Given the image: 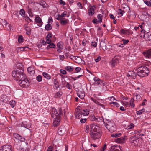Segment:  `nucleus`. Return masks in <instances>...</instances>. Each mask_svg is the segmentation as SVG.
I'll return each instance as SVG.
<instances>
[{"instance_id": "1", "label": "nucleus", "mask_w": 151, "mask_h": 151, "mask_svg": "<svg viewBox=\"0 0 151 151\" xmlns=\"http://www.w3.org/2000/svg\"><path fill=\"white\" fill-rule=\"evenodd\" d=\"M90 127L92 130L90 133L91 138L93 140H96L100 138L101 134L100 127L94 124H91Z\"/></svg>"}, {"instance_id": "2", "label": "nucleus", "mask_w": 151, "mask_h": 151, "mask_svg": "<svg viewBox=\"0 0 151 151\" xmlns=\"http://www.w3.org/2000/svg\"><path fill=\"white\" fill-rule=\"evenodd\" d=\"M24 69L22 67L13 71L12 76L14 79L16 81L25 79L26 76L24 73Z\"/></svg>"}, {"instance_id": "3", "label": "nucleus", "mask_w": 151, "mask_h": 151, "mask_svg": "<svg viewBox=\"0 0 151 151\" xmlns=\"http://www.w3.org/2000/svg\"><path fill=\"white\" fill-rule=\"evenodd\" d=\"M150 68L145 66H141L137 69V75L141 77L147 76L150 72Z\"/></svg>"}, {"instance_id": "4", "label": "nucleus", "mask_w": 151, "mask_h": 151, "mask_svg": "<svg viewBox=\"0 0 151 151\" xmlns=\"http://www.w3.org/2000/svg\"><path fill=\"white\" fill-rule=\"evenodd\" d=\"M103 122L105 126L111 132H113L116 130L115 123L113 121L107 120L106 123H105L104 121H103Z\"/></svg>"}, {"instance_id": "5", "label": "nucleus", "mask_w": 151, "mask_h": 151, "mask_svg": "<svg viewBox=\"0 0 151 151\" xmlns=\"http://www.w3.org/2000/svg\"><path fill=\"white\" fill-rule=\"evenodd\" d=\"M18 84L24 88L29 86V82L28 79L26 78H26L25 79L19 81Z\"/></svg>"}, {"instance_id": "6", "label": "nucleus", "mask_w": 151, "mask_h": 151, "mask_svg": "<svg viewBox=\"0 0 151 151\" xmlns=\"http://www.w3.org/2000/svg\"><path fill=\"white\" fill-rule=\"evenodd\" d=\"M52 117L54 119V120L53 123V125L54 127L57 126L60 124V117L59 116H52Z\"/></svg>"}, {"instance_id": "7", "label": "nucleus", "mask_w": 151, "mask_h": 151, "mask_svg": "<svg viewBox=\"0 0 151 151\" xmlns=\"http://www.w3.org/2000/svg\"><path fill=\"white\" fill-rule=\"evenodd\" d=\"M129 141L132 145H137L138 144L139 139L135 136H134L130 137L129 139Z\"/></svg>"}, {"instance_id": "8", "label": "nucleus", "mask_w": 151, "mask_h": 151, "mask_svg": "<svg viewBox=\"0 0 151 151\" xmlns=\"http://www.w3.org/2000/svg\"><path fill=\"white\" fill-rule=\"evenodd\" d=\"M12 147L10 145H5L1 147L0 151H12Z\"/></svg>"}, {"instance_id": "9", "label": "nucleus", "mask_w": 151, "mask_h": 151, "mask_svg": "<svg viewBox=\"0 0 151 151\" xmlns=\"http://www.w3.org/2000/svg\"><path fill=\"white\" fill-rule=\"evenodd\" d=\"M93 80L95 82L94 83V84L95 85H99L104 86L105 85L104 81L100 80L99 78L95 77L94 78Z\"/></svg>"}, {"instance_id": "10", "label": "nucleus", "mask_w": 151, "mask_h": 151, "mask_svg": "<svg viewBox=\"0 0 151 151\" xmlns=\"http://www.w3.org/2000/svg\"><path fill=\"white\" fill-rule=\"evenodd\" d=\"M119 58L118 56H115L112 59L111 61L110 62L112 67H114L119 62Z\"/></svg>"}, {"instance_id": "11", "label": "nucleus", "mask_w": 151, "mask_h": 151, "mask_svg": "<svg viewBox=\"0 0 151 151\" xmlns=\"http://www.w3.org/2000/svg\"><path fill=\"white\" fill-rule=\"evenodd\" d=\"M66 131V129L65 127L63 126H61L58 128V132L59 135L62 136L65 134Z\"/></svg>"}, {"instance_id": "12", "label": "nucleus", "mask_w": 151, "mask_h": 151, "mask_svg": "<svg viewBox=\"0 0 151 151\" xmlns=\"http://www.w3.org/2000/svg\"><path fill=\"white\" fill-rule=\"evenodd\" d=\"M119 149L121 150L120 146L117 145H112L110 148V151H120Z\"/></svg>"}, {"instance_id": "13", "label": "nucleus", "mask_w": 151, "mask_h": 151, "mask_svg": "<svg viewBox=\"0 0 151 151\" xmlns=\"http://www.w3.org/2000/svg\"><path fill=\"white\" fill-rule=\"evenodd\" d=\"M144 55L146 57L148 58H151V49L149 50L146 52H143Z\"/></svg>"}, {"instance_id": "14", "label": "nucleus", "mask_w": 151, "mask_h": 151, "mask_svg": "<svg viewBox=\"0 0 151 151\" xmlns=\"http://www.w3.org/2000/svg\"><path fill=\"white\" fill-rule=\"evenodd\" d=\"M125 137H121L116 139H115V141L118 143H123L125 142Z\"/></svg>"}, {"instance_id": "15", "label": "nucleus", "mask_w": 151, "mask_h": 151, "mask_svg": "<svg viewBox=\"0 0 151 151\" xmlns=\"http://www.w3.org/2000/svg\"><path fill=\"white\" fill-rule=\"evenodd\" d=\"M144 36L146 40H151V32H149L144 34Z\"/></svg>"}, {"instance_id": "16", "label": "nucleus", "mask_w": 151, "mask_h": 151, "mask_svg": "<svg viewBox=\"0 0 151 151\" xmlns=\"http://www.w3.org/2000/svg\"><path fill=\"white\" fill-rule=\"evenodd\" d=\"M128 75L131 78L135 79L136 76L137 74L134 71H129Z\"/></svg>"}, {"instance_id": "17", "label": "nucleus", "mask_w": 151, "mask_h": 151, "mask_svg": "<svg viewBox=\"0 0 151 151\" xmlns=\"http://www.w3.org/2000/svg\"><path fill=\"white\" fill-rule=\"evenodd\" d=\"M95 8V6H93L89 9L88 11L89 15L92 16L94 14Z\"/></svg>"}, {"instance_id": "18", "label": "nucleus", "mask_w": 151, "mask_h": 151, "mask_svg": "<svg viewBox=\"0 0 151 151\" xmlns=\"http://www.w3.org/2000/svg\"><path fill=\"white\" fill-rule=\"evenodd\" d=\"M39 4L44 8H46L48 7V5L43 0L40 2Z\"/></svg>"}, {"instance_id": "19", "label": "nucleus", "mask_w": 151, "mask_h": 151, "mask_svg": "<svg viewBox=\"0 0 151 151\" xmlns=\"http://www.w3.org/2000/svg\"><path fill=\"white\" fill-rule=\"evenodd\" d=\"M28 72L31 75H33L35 73V71L33 68L29 67L27 68Z\"/></svg>"}, {"instance_id": "20", "label": "nucleus", "mask_w": 151, "mask_h": 151, "mask_svg": "<svg viewBox=\"0 0 151 151\" xmlns=\"http://www.w3.org/2000/svg\"><path fill=\"white\" fill-rule=\"evenodd\" d=\"M35 20L36 23L39 24L41 26L42 25V22L41 19L38 16L35 18Z\"/></svg>"}, {"instance_id": "21", "label": "nucleus", "mask_w": 151, "mask_h": 151, "mask_svg": "<svg viewBox=\"0 0 151 151\" xmlns=\"http://www.w3.org/2000/svg\"><path fill=\"white\" fill-rule=\"evenodd\" d=\"M100 46L104 50H106V44L103 41H102L100 43Z\"/></svg>"}, {"instance_id": "22", "label": "nucleus", "mask_w": 151, "mask_h": 151, "mask_svg": "<svg viewBox=\"0 0 151 151\" xmlns=\"http://www.w3.org/2000/svg\"><path fill=\"white\" fill-rule=\"evenodd\" d=\"M56 89H58L59 87V83L56 79H54L53 80Z\"/></svg>"}, {"instance_id": "23", "label": "nucleus", "mask_w": 151, "mask_h": 151, "mask_svg": "<svg viewBox=\"0 0 151 151\" xmlns=\"http://www.w3.org/2000/svg\"><path fill=\"white\" fill-rule=\"evenodd\" d=\"M65 69L68 72H71L72 71L73 69L74 68L72 66H67L65 67Z\"/></svg>"}, {"instance_id": "24", "label": "nucleus", "mask_w": 151, "mask_h": 151, "mask_svg": "<svg viewBox=\"0 0 151 151\" xmlns=\"http://www.w3.org/2000/svg\"><path fill=\"white\" fill-rule=\"evenodd\" d=\"M57 45L59 48H60V49H63V42H59L57 43Z\"/></svg>"}, {"instance_id": "25", "label": "nucleus", "mask_w": 151, "mask_h": 151, "mask_svg": "<svg viewBox=\"0 0 151 151\" xmlns=\"http://www.w3.org/2000/svg\"><path fill=\"white\" fill-rule=\"evenodd\" d=\"M42 74L43 76L47 79H50L51 78V76L47 73L44 72Z\"/></svg>"}, {"instance_id": "26", "label": "nucleus", "mask_w": 151, "mask_h": 151, "mask_svg": "<svg viewBox=\"0 0 151 151\" xmlns=\"http://www.w3.org/2000/svg\"><path fill=\"white\" fill-rule=\"evenodd\" d=\"M81 91H78L77 92V95L81 99H83L84 98V93H82L81 94Z\"/></svg>"}, {"instance_id": "27", "label": "nucleus", "mask_w": 151, "mask_h": 151, "mask_svg": "<svg viewBox=\"0 0 151 151\" xmlns=\"http://www.w3.org/2000/svg\"><path fill=\"white\" fill-rule=\"evenodd\" d=\"M82 115L84 116L87 115L89 114V111L87 109H83L81 111Z\"/></svg>"}, {"instance_id": "28", "label": "nucleus", "mask_w": 151, "mask_h": 151, "mask_svg": "<svg viewBox=\"0 0 151 151\" xmlns=\"http://www.w3.org/2000/svg\"><path fill=\"white\" fill-rule=\"evenodd\" d=\"M57 112L58 114H57V116H59L60 117V116L62 114V109L61 108H59L58 110L57 111Z\"/></svg>"}, {"instance_id": "29", "label": "nucleus", "mask_w": 151, "mask_h": 151, "mask_svg": "<svg viewBox=\"0 0 151 151\" xmlns=\"http://www.w3.org/2000/svg\"><path fill=\"white\" fill-rule=\"evenodd\" d=\"M52 28V27L51 24H47L46 25L45 27V29L47 31L50 30H51Z\"/></svg>"}, {"instance_id": "30", "label": "nucleus", "mask_w": 151, "mask_h": 151, "mask_svg": "<svg viewBox=\"0 0 151 151\" xmlns=\"http://www.w3.org/2000/svg\"><path fill=\"white\" fill-rule=\"evenodd\" d=\"M57 110L55 108H53L52 109L51 112L52 114V116H57V114H58V113L57 112ZM51 115H52V114Z\"/></svg>"}, {"instance_id": "31", "label": "nucleus", "mask_w": 151, "mask_h": 151, "mask_svg": "<svg viewBox=\"0 0 151 151\" xmlns=\"http://www.w3.org/2000/svg\"><path fill=\"white\" fill-rule=\"evenodd\" d=\"M129 105L132 107H134L135 105L134 103V99L133 98H131L130 101L129 103Z\"/></svg>"}, {"instance_id": "32", "label": "nucleus", "mask_w": 151, "mask_h": 151, "mask_svg": "<svg viewBox=\"0 0 151 151\" xmlns=\"http://www.w3.org/2000/svg\"><path fill=\"white\" fill-rule=\"evenodd\" d=\"M55 47V45L53 43H51L47 46V48L48 49L50 48H54Z\"/></svg>"}, {"instance_id": "33", "label": "nucleus", "mask_w": 151, "mask_h": 151, "mask_svg": "<svg viewBox=\"0 0 151 151\" xmlns=\"http://www.w3.org/2000/svg\"><path fill=\"white\" fill-rule=\"evenodd\" d=\"M62 92H57L56 93L54 97L55 98H58L62 96Z\"/></svg>"}, {"instance_id": "34", "label": "nucleus", "mask_w": 151, "mask_h": 151, "mask_svg": "<svg viewBox=\"0 0 151 151\" xmlns=\"http://www.w3.org/2000/svg\"><path fill=\"white\" fill-rule=\"evenodd\" d=\"M82 114L81 113L78 112H76L75 113V115L76 116V117L78 119H79L81 118L82 116Z\"/></svg>"}, {"instance_id": "35", "label": "nucleus", "mask_w": 151, "mask_h": 151, "mask_svg": "<svg viewBox=\"0 0 151 151\" xmlns=\"http://www.w3.org/2000/svg\"><path fill=\"white\" fill-rule=\"evenodd\" d=\"M121 135L120 133H114L111 134V136L112 137H119Z\"/></svg>"}, {"instance_id": "36", "label": "nucleus", "mask_w": 151, "mask_h": 151, "mask_svg": "<svg viewBox=\"0 0 151 151\" xmlns=\"http://www.w3.org/2000/svg\"><path fill=\"white\" fill-rule=\"evenodd\" d=\"M13 136L16 139L18 140H19L20 137H21V136L17 133H14Z\"/></svg>"}, {"instance_id": "37", "label": "nucleus", "mask_w": 151, "mask_h": 151, "mask_svg": "<svg viewBox=\"0 0 151 151\" xmlns=\"http://www.w3.org/2000/svg\"><path fill=\"white\" fill-rule=\"evenodd\" d=\"M97 18H98V22H99L101 23L102 22V16L101 14H99L97 16Z\"/></svg>"}, {"instance_id": "38", "label": "nucleus", "mask_w": 151, "mask_h": 151, "mask_svg": "<svg viewBox=\"0 0 151 151\" xmlns=\"http://www.w3.org/2000/svg\"><path fill=\"white\" fill-rule=\"evenodd\" d=\"M134 124L131 123L127 127L126 129H131L134 128Z\"/></svg>"}, {"instance_id": "39", "label": "nucleus", "mask_w": 151, "mask_h": 151, "mask_svg": "<svg viewBox=\"0 0 151 151\" xmlns=\"http://www.w3.org/2000/svg\"><path fill=\"white\" fill-rule=\"evenodd\" d=\"M68 22L67 19L65 20H60V23L63 25H65Z\"/></svg>"}, {"instance_id": "40", "label": "nucleus", "mask_w": 151, "mask_h": 151, "mask_svg": "<svg viewBox=\"0 0 151 151\" xmlns=\"http://www.w3.org/2000/svg\"><path fill=\"white\" fill-rule=\"evenodd\" d=\"M145 109H142L139 110V111H137L136 112L137 114V115H141L142 114L143 112H144Z\"/></svg>"}, {"instance_id": "41", "label": "nucleus", "mask_w": 151, "mask_h": 151, "mask_svg": "<svg viewBox=\"0 0 151 151\" xmlns=\"http://www.w3.org/2000/svg\"><path fill=\"white\" fill-rule=\"evenodd\" d=\"M36 79L39 82H40L42 79V76L40 75H39L36 77Z\"/></svg>"}, {"instance_id": "42", "label": "nucleus", "mask_w": 151, "mask_h": 151, "mask_svg": "<svg viewBox=\"0 0 151 151\" xmlns=\"http://www.w3.org/2000/svg\"><path fill=\"white\" fill-rule=\"evenodd\" d=\"M10 104L12 108L14 107L15 105V101L13 100H12L10 102Z\"/></svg>"}, {"instance_id": "43", "label": "nucleus", "mask_w": 151, "mask_h": 151, "mask_svg": "<svg viewBox=\"0 0 151 151\" xmlns=\"http://www.w3.org/2000/svg\"><path fill=\"white\" fill-rule=\"evenodd\" d=\"M55 18L57 20H60L63 19L62 17L60 15V14H58L56 16Z\"/></svg>"}, {"instance_id": "44", "label": "nucleus", "mask_w": 151, "mask_h": 151, "mask_svg": "<svg viewBox=\"0 0 151 151\" xmlns=\"http://www.w3.org/2000/svg\"><path fill=\"white\" fill-rule=\"evenodd\" d=\"M144 3L149 6L151 7V2L147 0H145L144 1Z\"/></svg>"}, {"instance_id": "45", "label": "nucleus", "mask_w": 151, "mask_h": 151, "mask_svg": "<svg viewBox=\"0 0 151 151\" xmlns=\"http://www.w3.org/2000/svg\"><path fill=\"white\" fill-rule=\"evenodd\" d=\"M122 41L123 42V45H126L129 42V40H125L124 39H122Z\"/></svg>"}, {"instance_id": "46", "label": "nucleus", "mask_w": 151, "mask_h": 151, "mask_svg": "<svg viewBox=\"0 0 151 151\" xmlns=\"http://www.w3.org/2000/svg\"><path fill=\"white\" fill-rule=\"evenodd\" d=\"M23 38L22 36H20L19 37L18 41L19 43H21L23 42Z\"/></svg>"}, {"instance_id": "47", "label": "nucleus", "mask_w": 151, "mask_h": 151, "mask_svg": "<svg viewBox=\"0 0 151 151\" xmlns=\"http://www.w3.org/2000/svg\"><path fill=\"white\" fill-rule=\"evenodd\" d=\"M82 76H83L82 75H79L77 77H71L70 78H71V79H73L74 81H75V80L78 79V78H80V77Z\"/></svg>"}, {"instance_id": "48", "label": "nucleus", "mask_w": 151, "mask_h": 151, "mask_svg": "<svg viewBox=\"0 0 151 151\" xmlns=\"http://www.w3.org/2000/svg\"><path fill=\"white\" fill-rule=\"evenodd\" d=\"M91 100L93 101L94 102H95V103L97 104H99L101 106H102L103 105V104H99V102H98V101H97L96 100L94 99L93 98H91Z\"/></svg>"}, {"instance_id": "49", "label": "nucleus", "mask_w": 151, "mask_h": 151, "mask_svg": "<svg viewBox=\"0 0 151 151\" xmlns=\"http://www.w3.org/2000/svg\"><path fill=\"white\" fill-rule=\"evenodd\" d=\"M19 12H20V14L21 16H24L25 15V11L24 9H21L20 10Z\"/></svg>"}, {"instance_id": "50", "label": "nucleus", "mask_w": 151, "mask_h": 151, "mask_svg": "<svg viewBox=\"0 0 151 151\" xmlns=\"http://www.w3.org/2000/svg\"><path fill=\"white\" fill-rule=\"evenodd\" d=\"M89 119L91 121H94L95 120V116L94 115H92L89 116Z\"/></svg>"}, {"instance_id": "51", "label": "nucleus", "mask_w": 151, "mask_h": 151, "mask_svg": "<svg viewBox=\"0 0 151 151\" xmlns=\"http://www.w3.org/2000/svg\"><path fill=\"white\" fill-rule=\"evenodd\" d=\"M137 101H140L141 100V98L140 95L137 94L136 95Z\"/></svg>"}, {"instance_id": "52", "label": "nucleus", "mask_w": 151, "mask_h": 151, "mask_svg": "<svg viewBox=\"0 0 151 151\" xmlns=\"http://www.w3.org/2000/svg\"><path fill=\"white\" fill-rule=\"evenodd\" d=\"M52 22V17H50L48 19V24H51Z\"/></svg>"}, {"instance_id": "53", "label": "nucleus", "mask_w": 151, "mask_h": 151, "mask_svg": "<svg viewBox=\"0 0 151 151\" xmlns=\"http://www.w3.org/2000/svg\"><path fill=\"white\" fill-rule=\"evenodd\" d=\"M66 87L69 89H71L72 88L71 86L68 82H67Z\"/></svg>"}, {"instance_id": "54", "label": "nucleus", "mask_w": 151, "mask_h": 151, "mask_svg": "<svg viewBox=\"0 0 151 151\" xmlns=\"http://www.w3.org/2000/svg\"><path fill=\"white\" fill-rule=\"evenodd\" d=\"M26 140L25 138L21 136V137H20L19 139V140L21 142H25Z\"/></svg>"}, {"instance_id": "55", "label": "nucleus", "mask_w": 151, "mask_h": 151, "mask_svg": "<svg viewBox=\"0 0 151 151\" xmlns=\"http://www.w3.org/2000/svg\"><path fill=\"white\" fill-rule=\"evenodd\" d=\"M123 13H124V10H122L121 9H119V12H118V14H120L121 16H122L123 15Z\"/></svg>"}, {"instance_id": "56", "label": "nucleus", "mask_w": 151, "mask_h": 151, "mask_svg": "<svg viewBox=\"0 0 151 151\" xmlns=\"http://www.w3.org/2000/svg\"><path fill=\"white\" fill-rule=\"evenodd\" d=\"M87 120L86 118H81L80 120V121L81 123H85Z\"/></svg>"}, {"instance_id": "57", "label": "nucleus", "mask_w": 151, "mask_h": 151, "mask_svg": "<svg viewBox=\"0 0 151 151\" xmlns=\"http://www.w3.org/2000/svg\"><path fill=\"white\" fill-rule=\"evenodd\" d=\"M60 72L63 74H66L67 72L65 70L63 69H60Z\"/></svg>"}, {"instance_id": "58", "label": "nucleus", "mask_w": 151, "mask_h": 151, "mask_svg": "<svg viewBox=\"0 0 151 151\" xmlns=\"http://www.w3.org/2000/svg\"><path fill=\"white\" fill-rule=\"evenodd\" d=\"M25 30L27 31L29 33V34H28V35H30L31 34V32H30L31 31V28L29 27H27L26 28V29H25Z\"/></svg>"}, {"instance_id": "59", "label": "nucleus", "mask_w": 151, "mask_h": 151, "mask_svg": "<svg viewBox=\"0 0 151 151\" xmlns=\"http://www.w3.org/2000/svg\"><path fill=\"white\" fill-rule=\"evenodd\" d=\"M141 18H143V20H145V19L147 18L146 15L145 14H142L141 15Z\"/></svg>"}, {"instance_id": "60", "label": "nucleus", "mask_w": 151, "mask_h": 151, "mask_svg": "<svg viewBox=\"0 0 151 151\" xmlns=\"http://www.w3.org/2000/svg\"><path fill=\"white\" fill-rule=\"evenodd\" d=\"M67 12L66 11H64L62 14L60 15L62 17L63 19V17H65L67 15Z\"/></svg>"}, {"instance_id": "61", "label": "nucleus", "mask_w": 151, "mask_h": 151, "mask_svg": "<svg viewBox=\"0 0 151 151\" xmlns=\"http://www.w3.org/2000/svg\"><path fill=\"white\" fill-rule=\"evenodd\" d=\"M101 59V57L100 56H98L97 58L95 59V61L96 62H98L100 61Z\"/></svg>"}, {"instance_id": "62", "label": "nucleus", "mask_w": 151, "mask_h": 151, "mask_svg": "<svg viewBox=\"0 0 151 151\" xmlns=\"http://www.w3.org/2000/svg\"><path fill=\"white\" fill-rule=\"evenodd\" d=\"M89 129V127L88 125H86L85 127V132L87 133H88Z\"/></svg>"}, {"instance_id": "63", "label": "nucleus", "mask_w": 151, "mask_h": 151, "mask_svg": "<svg viewBox=\"0 0 151 151\" xmlns=\"http://www.w3.org/2000/svg\"><path fill=\"white\" fill-rule=\"evenodd\" d=\"M111 104H112L116 106L117 107H119V105L117 102H112L111 103Z\"/></svg>"}, {"instance_id": "64", "label": "nucleus", "mask_w": 151, "mask_h": 151, "mask_svg": "<svg viewBox=\"0 0 151 151\" xmlns=\"http://www.w3.org/2000/svg\"><path fill=\"white\" fill-rule=\"evenodd\" d=\"M97 43L96 42H92L91 43V45L92 46L96 47L97 46Z\"/></svg>"}]
</instances>
